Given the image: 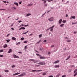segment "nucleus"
Listing matches in <instances>:
<instances>
[{
	"label": "nucleus",
	"instance_id": "nucleus-1",
	"mask_svg": "<svg viewBox=\"0 0 77 77\" xmlns=\"http://www.w3.org/2000/svg\"><path fill=\"white\" fill-rule=\"evenodd\" d=\"M49 21H54V17H52L48 19Z\"/></svg>",
	"mask_w": 77,
	"mask_h": 77
},
{
	"label": "nucleus",
	"instance_id": "nucleus-2",
	"mask_svg": "<svg viewBox=\"0 0 77 77\" xmlns=\"http://www.w3.org/2000/svg\"><path fill=\"white\" fill-rule=\"evenodd\" d=\"M26 75V73L23 72V73H22L21 74L18 75V77H23L24 76V75Z\"/></svg>",
	"mask_w": 77,
	"mask_h": 77
},
{
	"label": "nucleus",
	"instance_id": "nucleus-3",
	"mask_svg": "<svg viewBox=\"0 0 77 77\" xmlns=\"http://www.w3.org/2000/svg\"><path fill=\"white\" fill-rule=\"evenodd\" d=\"M74 72L75 74L74 75V77H75L77 75V74H76L77 73V69H75L74 71Z\"/></svg>",
	"mask_w": 77,
	"mask_h": 77
},
{
	"label": "nucleus",
	"instance_id": "nucleus-4",
	"mask_svg": "<svg viewBox=\"0 0 77 77\" xmlns=\"http://www.w3.org/2000/svg\"><path fill=\"white\" fill-rule=\"evenodd\" d=\"M39 65H45V63L44 62H40L39 63Z\"/></svg>",
	"mask_w": 77,
	"mask_h": 77
},
{
	"label": "nucleus",
	"instance_id": "nucleus-5",
	"mask_svg": "<svg viewBox=\"0 0 77 77\" xmlns=\"http://www.w3.org/2000/svg\"><path fill=\"white\" fill-rule=\"evenodd\" d=\"M39 56H40V58L41 59H45V57H42V56H41L40 55H39Z\"/></svg>",
	"mask_w": 77,
	"mask_h": 77
},
{
	"label": "nucleus",
	"instance_id": "nucleus-6",
	"mask_svg": "<svg viewBox=\"0 0 77 77\" xmlns=\"http://www.w3.org/2000/svg\"><path fill=\"white\" fill-rule=\"evenodd\" d=\"M13 56L14 58H19L20 57H19L17 56L15 54H14Z\"/></svg>",
	"mask_w": 77,
	"mask_h": 77
},
{
	"label": "nucleus",
	"instance_id": "nucleus-7",
	"mask_svg": "<svg viewBox=\"0 0 77 77\" xmlns=\"http://www.w3.org/2000/svg\"><path fill=\"white\" fill-rule=\"evenodd\" d=\"M62 19H60L58 22L59 24H61L62 23Z\"/></svg>",
	"mask_w": 77,
	"mask_h": 77
},
{
	"label": "nucleus",
	"instance_id": "nucleus-8",
	"mask_svg": "<svg viewBox=\"0 0 77 77\" xmlns=\"http://www.w3.org/2000/svg\"><path fill=\"white\" fill-rule=\"evenodd\" d=\"M12 49H10L8 51V53H11L12 52Z\"/></svg>",
	"mask_w": 77,
	"mask_h": 77
},
{
	"label": "nucleus",
	"instance_id": "nucleus-9",
	"mask_svg": "<svg viewBox=\"0 0 77 77\" xmlns=\"http://www.w3.org/2000/svg\"><path fill=\"white\" fill-rule=\"evenodd\" d=\"M20 74V72L14 74L13 75H18V74Z\"/></svg>",
	"mask_w": 77,
	"mask_h": 77
},
{
	"label": "nucleus",
	"instance_id": "nucleus-10",
	"mask_svg": "<svg viewBox=\"0 0 77 77\" xmlns=\"http://www.w3.org/2000/svg\"><path fill=\"white\" fill-rule=\"evenodd\" d=\"M70 57H71V56H70V55L66 59V60H68L70 59Z\"/></svg>",
	"mask_w": 77,
	"mask_h": 77
},
{
	"label": "nucleus",
	"instance_id": "nucleus-11",
	"mask_svg": "<svg viewBox=\"0 0 77 77\" xmlns=\"http://www.w3.org/2000/svg\"><path fill=\"white\" fill-rule=\"evenodd\" d=\"M11 39L12 40H14V41L16 40V38H15L14 37H12Z\"/></svg>",
	"mask_w": 77,
	"mask_h": 77
},
{
	"label": "nucleus",
	"instance_id": "nucleus-12",
	"mask_svg": "<svg viewBox=\"0 0 77 77\" xmlns=\"http://www.w3.org/2000/svg\"><path fill=\"white\" fill-rule=\"evenodd\" d=\"M60 75V73H58L57 75H56L55 77H59V75Z\"/></svg>",
	"mask_w": 77,
	"mask_h": 77
},
{
	"label": "nucleus",
	"instance_id": "nucleus-13",
	"mask_svg": "<svg viewBox=\"0 0 77 77\" xmlns=\"http://www.w3.org/2000/svg\"><path fill=\"white\" fill-rule=\"evenodd\" d=\"M55 68H59V65H56L54 66Z\"/></svg>",
	"mask_w": 77,
	"mask_h": 77
},
{
	"label": "nucleus",
	"instance_id": "nucleus-14",
	"mask_svg": "<svg viewBox=\"0 0 77 77\" xmlns=\"http://www.w3.org/2000/svg\"><path fill=\"white\" fill-rule=\"evenodd\" d=\"M60 62L59 60L56 61L54 62V63H59Z\"/></svg>",
	"mask_w": 77,
	"mask_h": 77
},
{
	"label": "nucleus",
	"instance_id": "nucleus-15",
	"mask_svg": "<svg viewBox=\"0 0 77 77\" xmlns=\"http://www.w3.org/2000/svg\"><path fill=\"white\" fill-rule=\"evenodd\" d=\"M4 48H6L8 47V45L7 44L5 45L4 46Z\"/></svg>",
	"mask_w": 77,
	"mask_h": 77
},
{
	"label": "nucleus",
	"instance_id": "nucleus-16",
	"mask_svg": "<svg viewBox=\"0 0 77 77\" xmlns=\"http://www.w3.org/2000/svg\"><path fill=\"white\" fill-rule=\"evenodd\" d=\"M62 23H66V20H63L62 21Z\"/></svg>",
	"mask_w": 77,
	"mask_h": 77
},
{
	"label": "nucleus",
	"instance_id": "nucleus-17",
	"mask_svg": "<svg viewBox=\"0 0 77 77\" xmlns=\"http://www.w3.org/2000/svg\"><path fill=\"white\" fill-rule=\"evenodd\" d=\"M14 5H16V6H18V4L17 2H14Z\"/></svg>",
	"mask_w": 77,
	"mask_h": 77
},
{
	"label": "nucleus",
	"instance_id": "nucleus-18",
	"mask_svg": "<svg viewBox=\"0 0 77 77\" xmlns=\"http://www.w3.org/2000/svg\"><path fill=\"white\" fill-rule=\"evenodd\" d=\"M33 5V4H29L28 5V6H32V5Z\"/></svg>",
	"mask_w": 77,
	"mask_h": 77
},
{
	"label": "nucleus",
	"instance_id": "nucleus-19",
	"mask_svg": "<svg viewBox=\"0 0 77 77\" xmlns=\"http://www.w3.org/2000/svg\"><path fill=\"white\" fill-rule=\"evenodd\" d=\"M64 26V24H61L60 26V27H63V26Z\"/></svg>",
	"mask_w": 77,
	"mask_h": 77
},
{
	"label": "nucleus",
	"instance_id": "nucleus-20",
	"mask_svg": "<svg viewBox=\"0 0 77 77\" xmlns=\"http://www.w3.org/2000/svg\"><path fill=\"white\" fill-rule=\"evenodd\" d=\"M24 26V24H22L20 25V26H19L18 27L19 28L21 27H22V26Z\"/></svg>",
	"mask_w": 77,
	"mask_h": 77
},
{
	"label": "nucleus",
	"instance_id": "nucleus-21",
	"mask_svg": "<svg viewBox=\"0 0 77 77\" xmlns=\"http://www.w3.org/2000/svg\"><path fill=\"white\" fill-rule=\"evenodd\" d=\"M39 50L42 51H44V48H40Z\"/></svg>",
	"mask_w": 77,
	"mask_h": 77
},
{
	"label": "nucleus",
	"instance_id": "nucleus-22",
	"mask_svg": "<svg viewBox=\"0 0 77 77\" xmlns=\"http://www.w3.org/2000/svg\"><path fill=\"white\" fill-rule=\"evenodd\" d=\"M38 72L39 71V70L36 71V70H32V72Z\"/></svg>",
	"mask_w": 77,
	"mask_h": 77
},
{
	"label": "nucleus",
	"instance_id": "nucleus-23",
	"mask_svg": "<svg viewBox=\"0 0 77 77\" xmlns=\"http://www.w3.org/2000/svg\"><path fill=\"white\" fill-rule=\"evenodd\" d=\"M30 15H31V14L30 13L26 15L27 17H29V16H30Z\"/></svg>",
	"mask_w": 77,
	"mask_h": 77
},
{
	"label": "nucleus",
	"instance_id": "nucleus-24",
	"mask_svg": "<svg viewBox=\"0 0 77 77\" xmlns=\"http://www.w3.org/2000/svg\"><path fill=\"white\" fill-rule=\"evenodd\" d=\"M72 19H75V16H72Z\"/></svg>",
	"mask_w": 77,
	"mask_h": 77
},
{
	"label": "nucleus",
	"instance_id": "nucleus-25",
	"mask_svg": "<svg viewBox=\"0 0 77 77\" xmlns=\"http://www.w3.org/2000/svg\"><path fill=\"white\" fill-rule=\"evenodd\" d=\"M5 72H9V70H5Z\"/></svg>",
	"mask_w": 77,
	"mask_h": 77
},
{
	"label": "nucleus",
	"instance_id": "nucleus-26",
	"mask_svg": "<svg viewBox=\"0 0 77 77\" xmlns=\"http://www.w3.org/2000/svg\"><path fill=\"white\" fill-rule=\"evenodd\" d=\"M42 34H40V35H39V38H41V37H42Z\"/></svg>",
	"mask_w": 77,
	"mask_h": 77
},
{
	"label": "nucleus",
	"instance_id": "nucleus-27",
	"mask_svg": "<svg viewBox=\"0 0 77 77\" xmlns=\"http://www.w3.org/2000/svg\"><path fill=\"white\" fill-rule=\"evenodd\" d=\"M7 41V42H8V43L9 42V41H10V39H8L6 41Z\"/></svg>",
	"mask_w": 77,
	"mask_h": 77
},
{
	"label": "nucleus",
	"instance_id": "nucleus-28",
	"mask_svg": "<svg viewBox=\"0 0 77 77\" xmlns=\"http://www.w3.org/2000/svg\"><path fill=\"white\" fill-rule=\"evenodd\" d=\"M29 32L28 31H27V32H24V33H23V34L24 35L25 34H26V33H28V32Z\"/></svg>",
	"mask_w": 77,
	"mask_h": 77
},
{
	"label": "nucleus",
	"instance_id": "nucleus-29",
	"mask_svg": "<svg viewBox=\"0 0 77 77\" xmlns=\"http://www.w3.org/2000/svg\"><path fill=\"white\" fill-rule=\"evenodd\" d=\"M54 27V25L52 27H50V29H53Z\"/></svg>",
	"mask_w": 77,
	"mask_h": 77
},
{
	"label": "nucleus",
	"instance_id": "nucleus-30",
	"mask_svg": "<svg viewBox=\"0 0 77 77\" xmlns=\"http://www.w3.org/2000/svg\"><path fill=\"white\" fill-rule=\"evenodd\" d=\"M24 38L22 37L21 38V40L23 41V40H24Z\"/></svg>",
	"mask_w": 77,
	"mask_h": 77
},
{
	"label": "nucleus",
	"instance_id": "nucleus-31",
	"mask_svg": "<svg viewBox=\"0 0 77 77\" xmlns=\"http://www.w3.org/2000/svg\"><path fill=\"white\" fill-rule=\"evenodd\" d=\"M50 30V31H51V32H53V28H51Z\"/></svg>",
	"mask_w": 77,
	"mask_h": 77
},
{
	"label": "nucleus",
	"instance_id": "nucleus-32",
	"mask_svg": "<svg viewBox=\"0 0 77 77\" xmlns=\"http://www.w3.org/2000/svg\"><path fill=\"white\" fill-rule=\"evenodd\" d=\"M3 50L1 49L0 50V53H2V52H3Z\"/></svg>",
	"mask_w": 77,
	"mask_h": 77
},
{
	"label": "nucleus",
	"instance_id": "nucleus-33",
	"mask_svg": "<svg viewBox=\"0 0 77 77\" xmlns=\"http://www.w3.org/2000/svg\"><path fill=\"white\" fill-rule=\"evenodd\" d=\"M71 41V40H67V42H69Z\"/></svg>",
	"mask_w": 77,
	"mask_h": 77
},
{
	"label": "nucleus",
	"instance_id": "nucleus-34",
	"mask_svg": "<svg viewBox=\"0 0 77 77\" xmlns=\"http://www.w3.org/2000/svg\"><path fill=\"white\" fill-rule=\"evenodd\" d=\"M48 2H50L51 1H53V0H46Z\"/></svg>",
	"mask_w": 77,
	"mask_h": 77
},
{
	"label": "nucleus",
	"instance_id": "nucleus-35",
	"mask_svg": "<svg viewBox=\"0 0 77 77\" xmlns=\"http://www.w3.org/2000/svg\"><path fill=\"white\" fill-rule=\"evenodd\" d=\"M21 44L20 42H18L16 44V45H19V44Z\"/></svg>",
	"mask_w": 77,
	"mask_h": 77
},
{
	"label": "nucleus",
	"instance_id": "nucleus-36",
	"mask_svg": "<svg viewBox=\"0 0 77 77\" xmlns=\"http://www.w3.org/2000/svg\"><path fill=\"white\" fill-rule=\"evenodd\" d=\"M29 60H30L31 61H34L35 60L33 59H30Z\"/></svg>",
	"mask_w": 77,
	"mask_h": 77
},
{
	"label": "nucleus",
	"instance_id": "nucleus-37",
	"mask_svg": "<svg viewBox=\"0 0 77 77\" xmlns=\"http://www.w3.org/2000/svg\"><path fill=\"white\" fill-rule=\"evenodd\" d=\"M47 74H46V73H45V72H44L43 73V75H46Z\"/></svg>",
	"mask_w": 77,
	"mask_h": 77
},
{
	"label": "nucleus",
	"instance_id": "nucleus-38",
	"mask_svg": "<svg viewBox=\"0 0 77 77\" xmlns=\"http://www.w3.org/2000/svg\"><path fill=\"white\" fill-rule=\"evenodd\" d=\"M27 43V41H25L23 42V43H25V44H26Z\"/></svg>",
	"mask_w": 77,
	"mask_h": 77
},
{
	"label": "nucleus",
	"instance_id": "nucleus-39",
	"mask_svg": "<svg viewBox=\"0 0 77 77\" xmlns=\"http://www.w3.org/2000/svg\"><path fill=\"white\" fill-rule=\"evenodd\" d=\"M15 66L14 65H13L12 66V68H15Z\"/></svg>",
	"mask_w": 77,
	"mask_h": 77
},
{
	"label": "nucleus",
	"instance_id": "nucleus-40",
	"mask_svg": "<svg viewBox=\"0 0 77 77\" xmlns=\"http://www.w3.org/2000/svg\"><path fill=\"white\" fill-rule=\"evenodd\" d=\"M48 5V4H45L44 5L45 6H47V5Z\"/></svg>",
	"mask_w": 77,
	"mask_h": 77
},
{
	"label": "nucleus",
	"instance_id": "nucleus-41",
	"mask_svg": "<svg viewBox=\"0 0 77 77\" xmlns=\"http://www.w3.org/2000/svg\"><path fill=\"white\" fill-rule=\"evenodd\" d=\"M28 26H29V25H25L24 26V27H27Z\"/></svg>",
	"mask_w": 77,
	"mask_h": 77
},
{
	"label": "nucleus",
	"instance_id": "nucleus-42",
	"mask_svg": "<svg viewBox=\"0 0 77 77\" xmlns=\"http://www.w3.org/2000/svg\"><path fill=\"white\" fill-rule=\"evenodd\" d=\"M22 27V29H23V30H24V29H25V28H24V27Z\"/></svg>",
	"mask_w": 77,
	"mask_h": 77
},
{
	"label": "nucleus",
	"instance_id": "nucleus-43",
	"mask_svg": "<svg viewBox=\"0 0 77 77\" xmlns=\"http://www.w3.org/2000/svg\"><path fill=\"white\" fill-rule=\"evenodd\" d=\"M47 42V40H45L43 41L44 42Z\"/></svg>",
	"mask_w": 77,
	"mask_h": 77
},
{
	"label": "nucleus",
	"instance_id": "nucleus-44",
	"mask_svg": "<svg viewBox=\"0 0 77 77\" xmlns=\"http://www.w3.org/2000/svg\"><path fill=\"white\" fill-rule=\"evenodd\" d=\"M45 14H46V12H45V13H44L43 14H42V16L43 17V16L44 15H45Z\"/></svg>",
	"mask_w": 77,
	"mask_h": 77
},
{
	"label": "nucleus",
	"instance_id": "nucleus-45",
	"mask_svg": "<svg viewBox=\"0 0 77 77\" xmlns=\"http://www.w3.org/2000/svg\"><path fill=\"white\" fill-rule=\"evenodd\" d=\"M24 48H25V50H26V49H27V46H26Z\"/></svg>",
	"mask_w": 77,
	"mask_h": 77
},
{
	"label": "nucleus",
	"instance_id": "nucleus-46",
	"mask_svg": "<svg viewBox=\"0 0 77 77\" xmlns=\"http://www.w3.org/2000/svg\"><path fill=\"white\" fill-rule=\"evenodd\" d=\"M0 57H3V55H0Z\"/></svg>",
	"mask_w": 77,
	"mask_h": 77
},
{
	"label": "nucleus",
	"instance_id": "nucleus-47",
	"mask_svg": "<svg viewBox=\"0 0 77 77\" xmlns=\"http://www.w3.org/2000/svg\"><path fill=\"white\" fill-rule=\"evenodd\" d=\"M74 34H75V33H77V31H74Z\"/></svg>",
	"mask_w": 77,
	"mask_h": 77
},
{
	"label": "nucleus",
	"instance_id": "nucleus-48",
	"mask_svg": "<svg viewBox=\"0 0 77 77\" xmlns=\"http://www.w3.org/2000/svg\"><path fill=\"white\" fill-rule=\"evenodd\" d=\"M62 77H66V75H63L62 76Z\"/></svg>",
	"mask_w": 77,
	"mask_h": 77
},
{
	"label": "nucleus",
	"instance_id": "nucleus-49",
	"mask_svg": "<svg viewBox=\"0 0 77 77\" xmlns=\"http://www.w3.org/2000/svg\"><path fill=\"white\" fill-rule=\"evenodd\" d=\"M44 3H45H45H46V2H47L46 1H45V0H44Z\"/></svg>",
	"mask_w": 77,
	"mask_h": 77
},
{
	"label": "nucleus",
	"instance_id": "nucleus-50",
	"mask_svg": "<svg viewBox=\"0 0 77 77\" xmlns=\"http://www.w3.org/2000/svg\"><path fill=\"white\" fill-rule=\"evenodd\" d=\"M14 23H13L11 24V27H12V26H14Z\"/></svg>",
	"mask_w": 77,
	"mask_h": 77
},
{
	"label": "nucleus",
	"instance_id": "nucleus-51",
	"mask_svg": "<svg viewBox=\"0 0 77 77\" xmlns=\"http://www.w3.org/2000/svg\"><path fill=\"white\" fill-rule=\"evenodd\" d=\"M48 54H51V52H49L48 53Z\"/></svg>",
	"mask_w": 77,
	"mask_h": 77
},
{
	"label": "nucleus",
	"instance_id": "nucleus-52",
	"mask_svg": "<svg viewBox=\"0 0 77 77\" xmlns=\"http://www.w3.org/2000/svg\"><path fill=\"white\" fill-rule=\"evenodd\" d=\"M66 17H68V14H66Z\"/></svg>",
	"mask_w": 77,
	"mask_h": 77
},
{
	"label": "nucleus",
	"instance_id": "nucleus-53",
	"mask_svg": "<svg viewBox=\"0 0 77 77\" xmlns=\"http://www.w3.org/2000/svg\"><path fill=\"white\" fill-rule=\"evenodd\" d=\"M77 24V23H72V24Z\"/></svg>",
	"mask_w": 77,
	"mask_h": 77
},
{
	"label": "nucleus",
	"instance_id": "nucleus-54",
	"mask_svg": "<svg viewBox=\"0 0 77 77\" xmlns=\"http://www.w3.org/2000/svg\"><path fill=\"white\" fill-rule=\"evenodd\" d=\"M3 3H6L7 2H6V1H3Z\"/></svg>",
	"mask_w": 77,
	"mask_h": 77
},
{
	"label": "nucleus",
	"instance_id": "nucleus-55",
	"mask_svg": "<svg viewBox=\"0 0 77 77\" xmlns=\"http://www.w3.org/2000/svg\"><path fill=\"white\" fill-rule=\"evenodd\" d=\"M33 35V34H31L29 35V36H32Z\"/></svg>",
	"mask_w": 77,
	"mask_h": 77
},
{
	"label": "nucleus",
	"instance_id": "nucleus-56",
	"mask_svg": "<svg viewBox=\"0 0 77 77\" xmlns=\"http://www.w3.org/2000/svg\"><path fill=\"white\" fill-rule=\"evenodd\" d=\"M21 3H22V2H19V4H21Z\"/></svg>",
	"mask_w": 77,
	"mask_h": 77
},
{
	"label": "nucleus",
	"instance_id": "nucleus-57",
	"mask_svg": "<svg viewBox=\"0 0 77 77\" xmlns=\"http://www.w3.org/2000/svg\"><path fill=\"white\" fill-rule=\"evenodd\" d=\"M51 47H54V45H51Z\"/></svg>",
	"mask_w": 77,
	"mask_h": 77
},
{
	"label": "nucleus",
	"instance_id": "nucleus-58",
	"mask_svg": "<svg viewBox=\"0 0 77 77\" xmlns=\"http://www.w3.org/2000/svg\"><path fill=\"white\" fill-rule=\"evenodd\" d=\"M69 2V1H67V2H66V4H67V3H68Z\"/></svg>",
	"mask_w": 77,
	"mask_h": 77
},
{
	"label": "nucleus",
	"instance_id": "nucleus-59",
	"mask_svg": "<svg viewBox=\"0 0 77 77\" xmlns=\"http://www.w3.org/2000/svg\"><path fill=\"white\" fill-rule=\"evenodd\" d=\"M13 8H14V9H16L17 8H16L15 7H13Z\"/></svg>",
	"mask_w": 77,
	"mask_h": 77
},
{
	"label": "nucleus",
	"instance_id": "nucleus-60",
	"mask_svg": "<svg viewBox=\"0 0 77 77\" xmlns=\"http://www.w3.org/2000/svg\"><path fill=\"white\" fill-rule=\"evenodd\" d=\"M11 29H12V30H14V28H11Z\"/></svg>",
	"mask_w": 77,
	"mask_h": 77
},
{
	"label": "nucleus",
	"instance_id": "nucleus-61",
	"mask_svg": "<svg viewBox=\"0 0 77 77\" xmlns=\"http://www.w3.org/2000/svg\"><path fill=\"white\" fill-rule=\"evenodd\" d=\"M22 29V27H21V28H20L19 29L20 30H21V29Z\"/></svg>",
	"mask_w": 77,
	"mask_h": 77
},
{
	"label": "nucleus",
	"instance_id": "nucleus-62",
	"mask_svg": "<svg viewBox=\"0 0 77 77\" xmlns=\"http://www.w3.org/2000/svg\"><path fill=\"white\" fill-rule=\"evenodd\" d=\"M8 36H9V34H8L7 35V37H8Z\"/></svg>",
	"mask_w": 77,
	"mask_h": 77
},
{
	"label": "nucleus",
	"instance_id": "nucleus-63",
	"mask_svg": "<svg viewBox=\"0 0 77 77\" xmlns=\"http://www.w3.org/2000/svg\"><path fill=\"white\" fill-rule=\"evenodd\" d=\"M65 39H68V38H67V37H65Z\"/></svg>",
	"mask_w": 77,
	"mask_h": 77
},
{
	"label": "nucleus",
	"instance_id": "nucleus-64",
	"mask_svg": "<svg viewBox=\"0 0 77 77\" xmlns=\"http://www.w3.org/2000/svg\"><path fill=\"white\" fill-rule=\"evenodd\" d=\"M0 77H3V76L2 75H0Z\"/></svg>",
	"mask_w": 77,
	"mask_h": 77
}]
</instances>
